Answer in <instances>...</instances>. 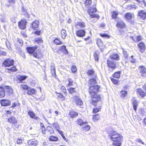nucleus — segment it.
Listing matches in <instances>:
<instances>
[{"instance_id": "54", "label": "nucleus", "mask_w": 146, "mask_h": 146, "mask_svg": "<svg viewBox=\"0 0 146 146\" xmlns=\"http://www.w3.org/2000/svg\"><path fill=\"white\" fill-rule=\"evenodd\" d=\"M97 43L98 46H100L102 45L103 42L100 39H98L97 40Z\"/></svg>"}, {"instance_id": "25", "label": "nucleus", "mask_w": 146, "mask_h": 146, "mask_svg": "<svg viewBox=\"0 0 146 146\" xmlns=\"http://www.w3.org/2000/svg\"><path fill=\"white\" fill-rule=\"evenodd\" d=\"M5 89L2 87H0V97L2 98L5 96Z\"/></svg>"}, {"instance_id": "47", "label": "nucleus", "mask_w": 146, "mask_h": 146, "mask_svg": "<svg viewBox=\"0 0 146 146\" xmlns=\"http://www.w3.org/2000/svg\"><path fill=\"white\" fill-rule=\"evenodd\" d=\"M113 77L115 78H118L120 77V73L119 72H117L115 73Z\"/></svg>"}, {"instance_id": "53", "label": "nucleus", "mask_w": 146, "mask_h": 146, "mask_svg": "<svg viewBox=\"0 0 146 146\" xmlns=\"http://www.w3.org/2000/svg\"><path fill=\"white\" fill-rule=\"evenodd\" d=\"M41 129L42 132L43 134H45V127L44 126L43 124H41Z\"/></svg>"}, {"instance_id": "59", "label": "nucleus", "mask_w": 146, "mask_h": 146, "mask_svg": "<svg viewBox=\"0 0 146 146\" xmlns=\"http://www.w3.org/2000/svg\"><path fill=\"white\" fill-rule=\"evenodd\" d=\"M20 105V104L19 103L17 102V103H13L12 106V107L14 108L15 107L17 106H19Z\"/></svg>"}, {"instance_id": "41", "label": "nucleus", "mask_w": 146, "mask_h": 146, "mask_svg": "<svg viewBox=\"0 0 146 146\" xmlns=\"http://www.w3.org/2000/svg\"><path fill=\"white\" fill-rule=\"evenodd\" d=\"M46 130V131H48L50 134H52L54 132V131L52 128L50 126H48L47 127Z\"/></svg>"}, {"instance_id": "50", "label": "nucleus", "mask_w": 146, "mask_h": 146, "mask_svg": "<svg viewBox=\"0 0 146 146\" xmlns=\"http://www.w3.org/2000/svg\"><path fill=\"white\" fill-rule=\"evenodd\" d=\"M94 59L95 60V61H98V54L96 52H95L94 53Z\"/></svg>"}, {"instance_id": "26", "label": "nucleus", "mask_w": 146, "mask_h": 146, "mask_svg": "<svg viewBox=\"0 0 146 146\" xmlns=\"http://www.w3.org/2000/svg\"><path fill=\"white\" fill-rule=\"evenodd\" d=\"M28 115L32 118L36 119L38 117L36 116L35 113L32 111H29L28 112Z\"/></svg>"}, {"instance_id": "1", "label": "nucleus", "mask_w": 146, "mask_h": 146, "mask_svg": "<svg viewBox=\"0 0 146 146\" xmlns=\"http://www.w3.org/2000/svg\"><path fill=\"white\" fill-rule=\"evenodd\" d=\"M110 139L114 141L112 145L116 146H120L121 141L123 139L122 136L120 134L114 131H112L109 135Z\"/></svg>"}, {"instance_id": "62", "label": "nucleus", "mask_w": 146, "mask_h": 146, "mask_svg": "<svg viewBox=\"0 0 146 146\" xmlns=\"http://www.w3.org/2000/svg\"><path fill=\"white\" fill-rule=\"evenodd\" d=\"M100 35L102 37H107L108 38H109L110 37V36L106 34H102V33H100Z\"/></svg>"}, {"instance_id": "63", "label": "nucleus", "mask_w": 146, "mask_h": 146, "mask_svg": "<svg viewBox=\"0 0 146 146\" xmlns=\"http://www.w3.org/2000/svg\"><path fill=\"white\" fill-rule=\"evenodd\" d=\"M22 140L21 138H18L17 139L16 143L17 144H19L22 143Z\"/></svg>"}, {"instance_id": "24", "label": "nucleus", "mask_w": 146, "mask_h": 146, "mask_svg": "<svg viewBox=\"0 0 146 146\" xmlns=\"http://www.w3.org/2000/svg\"><path fill=\"white\" fill-rule=\"evenodd\" d=\"M132 104H133V109L136 111L137 109L138 103L135 98H133L132 99Z\"/></svg>"}, {"instance_id": "2", "label": "nucleus", "mask_w": 146, "mask_h": 146, "mask_svg": "<svg viewBox=\"0 0 146 146\" xmlns=\"http://www.w3.org/2000/svg\"><path fill=\"white\" fill-rule=\"evenodd\" d=\"M97 11L96 8L95 7H90L89 8L88 10V12L90 17L92 18H99V16L96 14H93V13L96 12Z\"/></svg>"}, {"instance_id": "48", "label": "nucleus", "mask_w": 146, "mask_h": 146, "mask_svg": "<svg viewBox=\"0 0 146 146\" xmlns=\"http://www.w3.org/2000/svg\"><path fill=\"white\" fill-rule=\"evenodd\" d=\"M92 3L91 0H86L85 3L86 6H89Z\"/></svg>"}, {"instance_id": "22", "label": "nucleus", "mask_w": 146, "mask_h": 146, "mask_svg": "<svg viewBox=\"0 0 146 146\" xmlns=\"http://www.w3.org/2000/svg\"><path fill=\"white\" fill-rule=\"evenodd\" d=\"M8 121L9 122L12 124H15L17 122V119L13 117H12L8 119Z\"/></svg>"}, {"instance_id": "9", "label": "nucleus", "mask_w": 146, "mask_h": 146, "mask_svg": "<svg viewBox=\"0 0 146 146\" xmlns=\"http://www.w3.org/2000/svg\"><path fill=\"white\" fill-rule=\"evenodd\" d=\"M74 99L77 105L81 106L83 104V102L82 101L78 96H74Z\"/></svg>"}, {"instance_id": "4", "label": "nucleus", "mask_w": 146, "mask_h": 146, "mask_svg": "<svg viewBox=\"0 0 146 146\" xmlns=\"http://www.w3.org/2000/svg\"><path fill=\"white\" fill-rule=\"evenodd\" d=\"M138 70L141 76L143 77L146 76V68L144 66H140Z\"/></svg>"}, {"instance_id": "14", "label": "nucleus", "mask_w": 146, "mask_h": 146, "mask_svg": "<svg viewBox=\"0 0 146 146\" xmlns=\"http://www.w3.org/2000/svg\"><path fill=\"white\" fill-rule=\"evenodd\" d=\"M5 90L7 94L9 95L12 94L13 92V89L10 87L9 86L5 87Z\"/></svg>"}, {"instance_id": "56", "label": "nucleus", "mask_w": 146, "mask_h": 146, "mask_svg": "<svg viewBox=\"0 0 146 146\" xmlns=\"http://www.w3.org/2000/svg\"><path fill=\"white\" fill-rule=\"evenodd\" d=\"M69 83L68 84V86L72 85L73 84V81L72 79L69 78L68 79Z\"/></svg>"}, {"instance_id": "23", "label": "nucleus", "mask_w": 146, "mask_h": 146, "mask_svg": "<svg viewBox=\"0 0 146 146\" xmlns=\"http://www.w3.org/2000/svg\"><path fill=\"white\" fill-rule=\"evenodd\" d=\"M76 28L77 29H79L80 27L83 28L85 27L84 23L83 22H78L75 25Z\"/></svg>"}, {"instance_id": "45", "label": "nucleus", "mask_w": 146, "mask_h": 146, "mask_svg": "<svg viewBox=\"0 0 146 146\" xmlns=\"http://www.w3.org/2000/svg\"><path fill=\"white\" fill-rule=\"evenodd\" d=\"M7 69L9 71V72H15L17 70V69L16 68L15 66H13L12 68H8Z\"/></svg>"}, {"instance_id": "8", "label": "nucleus", "mask_w": 146, "mask_h": 146, "mask_svg": "<svg viewBox=\"0 0 146 146\" xmlns=\"http://www.w3.org/2000/svg\"><path fill=\"white\" fill-rule=\"evenodd\" d=\"M138 18L145 20L146 19V13L143 10H141L139 12Z\"/></svg>"}, {"instance_id": "51", "label": "nucleus", "mask_w": 146, "mask_h": 146, "mask_svg": "<svg viewBox=\"0 0 146 146\" xmlns=\"http://www.w3.org/2000/svg\"><path fill=\"white\" fill-rule=\"evenodd\" d=\"M6 44L8 49L10 50H12V48L10 46V44L8 41H6Z\"/></svg>"}, {"instance_id": "57", "label": "nucleus", "mask_w": 146, "mask_h": 146, "mask_svg": "<svg viewBox=\"0 0 146 146\" xmlns=\"http://www.w3.org/2000/svg\"><path fill=\"white\" fill-rule=\"evenodd\" d=\"M57 96L59 98H60L62 99V100H65V98L64 96L62 94L59 93H57Z\"/></svg>"}, {"instance_id": "52", "label": "nucleus", "mask_w": 146, "mask_h": 146, "mask_svg": "<svg viewBox=\"0 0 146 146\" xmlns=\"http://www.w3.org/2000/svg\"><path fill=\"white\" fill-rule=\"evenodd\" d=\"M35 41L38 43H41L42 42V40L41 38H36L35 39Z\"/></svg>"}, {"instance_id": "36", "label": "nucleus", "mask_w": 146, "mask_h": 146, "mask_svg": "<svg viewBox=\"0 0 146 146\" xmlns=\"http://www.w3.org/2000/svg\"><path fill=\"white\" fill-rule=\"evenodd\" d=\"M85 123L86 122H83L80 119H78L77 121V123L80 126H82L84 125Z\"/></svg>"}, {"instance_id": "6", "label": "nucleus", "mask_w": 146, "mask_h": 146, "mask_svg": "<svg viewBox=\"0 0 146 146\" xmlns=\"http://www.w3.org/2000/svg\"><path fill=\"white\" fill-rule=\"evenodd\" d=\"M92 100L94 102H96L100 100V96L97 94H91Z\"/></svg>"}, {"instance_id": "40", "label": "nucleus", "mask_w": 146, "mask_h": 146, "mask_svg": "<svg viewBox=\"0 0 146 146\" xmlns=\"http://www.w3.org/2000/svg\"><path fill=\"white\" fill-rule=\"evenodd\" d=\"M112 18L114 19H116L117 18V16L118 15L117 12L115 11H113L112 12Z\"/></svg>"}, {"instance_id": "46", "label": "nucleus", "mask_w": 146, "mask_h": 146, "mask_svg": "<svg viewBox=\"0 0 146 146\" xmlns=\"http://www.w3.org/2000/svg\"><path fill=\"white\" fill-rule=\"evenodd\" d=\"M33 56L34 57H36V58H39L41 57V53L40 52H39L38 54V55H37V51L36 52H35V53H34L33 54Z\"/></svg>"}, {"instance_id": "44", "label": "nucleus", "mask_w": 146, "mask_h": 146, "mask_svg": "<svg viewBox=\"0 0 146 146\" xmlns=\"http://www.w3.org/2000/svg\"><path fill=\"white\" fill-rule=\"evenodd\" d=\"M87 73L88 75H92L94 76V71L93 70H89L87 72Z\"/></svg>"}, {"instance_id": "11", "label": "nucleus", "mask_w": 146, "mask_h": 146, "mask_svg": "<svg viewBox=\"0 0 146 146\" xmlns=\"http://www.w3.org/2000/svg\"><path fill=\"white\" fill-rule=\"evenodd\" d=\"M0 103L2 106H7L10 105L11 102L8 100H3L1 101Z\"/></svg>"}, {"instance_id": "20", "label": "nucleus", "mask_w": 146, "mask_h": 146, "mask_svg": "<svg viewBox=\"0 0 146 146\" xmlns=\"http://www.w3.org/2000/svg\"><path fill=\"white\" fill-rule=\"evenodd\" d=\"M137 95L140 96L142 98L145 95V93L141 89H137Z\"/></svg>"}, {"instance_id": "27", "label": "nucleus", "mask_w": 146, "mask_h": 146, "mask_svg": "<svg viewBox=\"0 0 146 146\" xmlns=\"http://www.w3.org/2000/svg\"><path fill=\"white\" fill-rule=\"evenodd\" d=\"M85 123L84 125L82 126V128L85 131H87L89 130L90 129V126L89 125L86 124Z\"/></svg>"}, {"instance_id": "38", "label": "nucleus", "mask_w": 146, "mask_h": 146, "mask_svg": "<svg viewBox=\"0 0 146 146\" xmlns=\"http://www.w3.org/2000/svg\"><path fill=\"white\" fill-rule=\"evenodd\" d=\"M49 140L52 141H56L58 140V138L56 137L51 136L50 137Z\"/></svg>"}, {"instance_id": "34", "label": "nucleus", "mask_w": 146, "mask_h": 146, "mask_svg": "<svg viewBox=\"0 0 146 146\" xmlns=\"http://www.w3.org/2000/svg\"><path fill=\"white\" fill-rule=\"evenodd\" d=\"M110 58L113 59L118 60L119 59V56L117 54H114L111 55Z\"/></svg>"}, {"instance_id": "5", "label": "nucleus", "mask_w": 146, "mask_h": 146, "mask_svg": "<svg viewBox=\"0 0 146 146\" xmlns=\"http://www.w3.org/2000/svg\"><path fill=\"white\" fill-rule=\"evenodd\" d=\"M14 61L13 60L8 59L5 60L3 63V64L5 66L9 67L13 64Z\"/></svg>"}, {"instance_id": "13", "label": "nucleus", "mask_w": 146, "mask_h": 146, "mask_svg": "<svg viewBox=\"0 0 146 146\" xmlns=\"http://www.w3.org/2000/svg\"><path fill=\"white\" fill-rule=\"evenodd\" d=\"M96 75H94V76L92 78H91L89 82V83L90 84V86H94V85L96 86Z\"/></svg>"}, {"instance_id": "30", "label": "nucleus", "mask_w": 146, "mask_h": 146, "mask_svg": "<svg viewBox=\"0 0 146 146\" xmlns=\"http://www.w3.org/2000/svg\"><path fill=\"white\" fill-rule=\"evenodd\" d=\"M130 38L133 40V41L135 42H137L138 41H139L141 40V37L140 36H137L135 38L133 36H131Z\"/></svg>"}, {"instance_id": "29", "label": "nucleus", "mask_w": 146, "mask_h": 146, "mask_svg": "<svg viewBox=\"0 0 146 146\" xmlns=\"http://www.w3.org/2000/svg\"><path fill=\"white\" fill-rule=\"evenodd\" d=\"M59 49L61 50L62 52L65 54H68V51L66 48V47L65 46H60L59 48Z\"/></svg>"}, {"instance_id": "39", "label": "nucleus", "mask_w": 146, "mask_h": 146, "mask_svg": "<svg viewBox=\"0 0 146 146\" xmlns=\"http://www.w3.org/2000/svg\"><path fill=\"white\" fill-rule=\"evenodd\" d=\"M125 17L127 19L129 20L132 18V15L130 13H127L125 15Z\"/></svg>"}, {"instance_id": "12", "label": "nucleus", "mask_w": 146, "mask_h": 146, "mask_svg": "<svg viewBox=\"0 0 146 146\" xmlns=\"http://www.w3.org/2000/svg\"><path fill=\"white\" fill-rule=\"evenodd\" d=\"M86 32L84 30H81L77 31L76 34L77 35L80 37H83L85 35Z\"/></svg>"}, {"instance_id": "55", "label": "nucleus", "mask_w": 146, "mask_h": 146, "mask_svg": "<svg viewBox=\"0 0 146 146\" xmlns=\"http://www.w3.org/2000/svg\"><path fill=\"white\" fill-rule=\"evenodd\" d=\"M21 87L23 90H27L29 88V87L27 86L24 84L21 85Z\"/></svg>"}, {"instance_id": "28", "label": "nucleus", "mask_w": 146, "mask_h": 146, "mask_svg": "<svg viewBox=\"0 0 146 146\" xmlns=\"http://www.w3.org/2000/svg\"><path fill=\"white\" fill-rule=\"evenodd\" d=\"M36 93V90L33 88L29 89L27 92V94L29 95H32L33 94H35Z\"/></svg>"}, {"instance_id": "33", "label": "nucleus", "mask_w": 146, "mask_h": 146, "mask_svg": "<svg viewBox=\"0 0 146 146\" xmlns=\"http://www.w3.org/2000/svg\"><path fill=\"white\" fill-rule=\"evenodd\" d=\"M108 64L109 67L112 68H115V64L113 62L108 61Z\"/></svg>"}, {"instance_id": "58", "label": "nucleus", "mask_w": 146, "mask_h": 146, "mask_svg": "<svg viewBox=\"0 0 146 146\" xmlns=\"http://www.w3.org/2000/svg\"><path fill=\"white\" fill-rule=\"evenodd\" d=\"M54 43L57 44H60L62 43V42L58 39H56L54 40Z\"/></svg>"}, {"instance_id": "60", "label": "nucleus", "mask_w": 146, "mask_h": 146, "mask_svg": "<svg viewBox=\"0 0 146 146\" xmlns=\"http://www.w3.org/2000/svg\"><path fill=\"white\" fill-rule=\"evenodd\" d=\"M71 70L73 72H75L77 70L76 67L75 66H72V67Z\"/></svg>"}, {"instance_id": "61", "label": "nucleus", "mask_w": 146, "mask_h": 146, "mask_svg": "<svg viewBox=\"0 0 146 146\" xmlns=\"http://www.w3.org/2000/svg\"><path fill=\"white\" fill-rule=\"evenodd\" d=\"M111 80L112 82L115 84H117L118 83V81L115 79L111 78Z\"/></svg>"}, {"instance_id": "64", "label": "nucleus", "mask_w": 146, "mask_h": 146, "mask_svg": "<svg viewBox=\"0 0 146 146\" xmlns=\"http://www.w3.org/2000/svg\"><path fill=\"white\" fill-rule=\"evenodd\" d=\"M101 109V108L100 107L99 108H95L94 109H93V113H96V112H98Z\"/></svg>"}, {"instance_id": "16", "label": "nucleus", "mask_w": 146, "mask_h": 146, "mask_svg": "<svg viewBox=\"0 0 146 146\" xmlns=\"http://www.w3.org/2000/svg\"><path fill=\"white\" fill-rule=\"evenodd\" d=\"M116 26L120 28H123L125 27V26L123 21H121L117 22Z\"/></svg>"}, {"instance_id": "18", "label": "nucleus", "mask_w": 146, "mask_h": 146, "mask_svg": "<svg viewBox=\"0 0 146 146\" xmlns=\"http://www.w3.org/2000/svg\"><path fill=\"white\" fill-rule=\"evenodd\" d=\"M37 48V47L36 46H35L34 47H27V49L28 52L30 54H31L33 53Z\"/></svg>"}, {"instance_id": "17", "label": "nucleus", "mask_w": 146, "mask_h": 146, "mask_svg": "<svg viewBox=\"0 0 146 146\" xmlns=\"http://www.w3.org/2000/svg\"><path fill=\"white\" fill-rule=\"evenodd\" d=\"M138 46L140 51L142 52H144L145 49L144 44L143 42H140L138 44Z\"/></svg>"}, {"instance_id": "35", "label": "nucleus", "mask_w": 146, "mask_h": 146, "mask_svg": "<svg viewBox=\"0 0 146 146\" xmlns=\"http://www.w3.org/2000/svg\"><path fill=\"white\" fill-rule=\"evenodd\" d=\"M61 36L62 38L63 39H64L67 36V34L66 31L62 29L61 31Z\"/></svg>"}, {"instance_id": "37", "label": "nucleus", "mask_w": 146, "mask_h": 146, "mask_svg": "<svg viewBox=\"0 0 146 146\" xmlns=\"http://www.w3.org/2000/svg\"><path fill=\"white\" fill-rule=\"evenodd\" d=\"M100 115L99 114H97L93 115V120L94 121H98V119H100Z\"/></svg>"}, {"instance_id": "43", "label": "nucleus", "mask_w": 146, "mask_h": 146, "mask_svg": "<svg viewBox=\"0 0 146 146\" xmlns=\"http://www.w3.org/2000/svg\"><path fill=\"white\" fill-rule=\"evenodd\" d=\"M69 92L70 94H72L76 92V90L75 88H70L68 89Z\"/></svg>"}, {"instance_id": "42", "label": "nucleus", "mask_w": 146, "mask_h": 146, "mask_svg": "<svg viewBox=\"0 0 146 146\" xmlns=\"http://www.w3.org/2000/svg\"><path fill=\"white\" fill-rule=\"evenodd\" d=\"M52 127L58 130L59 129V125L56 122H54L52 124Z\"/></svg>"}, {"instance_id": "31", "label": "nucleus", "mask_w": 146, "mask_h": 146, "mask_svg": "<svg viewBox=\"0 0 146 146\" xmlns=\"http://www.w3.org/2000/svg\"><path fill=\"white\" fill-rule=\"evenodd\" d=\"M69 115L70 117L74 118L78 115V113L75 111H71L70 112Z\"/></svg>"}, {"instance_id": "15", "label": "nucleus", "mask_w": 146, "mask_h": 146, "mask_svg": "<svg viewBox=\"0 0 146 146\" xmlns=\"http://www.w3.org/2000/svg\"><path fill=\"white\" fill-rule=\"evenodd\" d=\"M17 79L19 80L20 83L22 82V81L26 79L28 77L26 76L18 75L17 76Z\"/></svg>"}, {"instance_id": "21", "label": "nucleus", "mask_w": 146, "mask_h": 146, "mask_svg": "<svg viewBox=\"0 0 146 146\" xmlns=\"http://www.w3.org/2000/svg\"><path fill=\"white\" fill-rule=\"evenodd\" d=\"M39 22L38 21H35L33 22L32 24V28L34 29H36L38 27V24Z\"/></svg>"}, {"instance_id": "3", "label": "nucleus", "mask_w": 146, "mask_h": 146, "mask_svg": "<svg viewBox=\"0 0 146 146\" xmlns=\"http://www.w3.org/2000/svg\"><path fill=\"white\" fill-rule=\"evenodd\" d=\"M99 87L98 85L95 86H90V88L89 89V92L90 94H97L98 92Z\"/></svg>"}, {"instance_id": "7", "label": "nucleus", "mask_w": 146, "mask_h": 146, "mask_svg": "<svg viewBox=\"0 0 146 146\" xmlns=\"http://www.w3.org/2000/svg\"><path fill=\"white\" fill-rule=\"evenodd\" d=\"M26 21L25 19H22L19 23V27L21 29H24L26 27Z\"/></svg>"}, {"instance_id": "32", "label": "nucleus", "mask_w": 146, "mask_h": 146, "mask_svg": "<svg viewBox=\"0 0 146 146\" xmlns=\"http://www.w3.org/2000/svg\"><path fill=\"white\" fill-rule=\"evenodd\" d=\"M121 97L122 98H125L127 95V92L125 90H122L120 92Z\"/></svg>"}, {"instance_id": "49", "label": "nucleus", "mask_w": 146, "mask_h": 146, "mask_svg": "<svg viewBox=\"0 0 146 146\" xmlns=\"http://www.w3.org/2000/svg\"><path fill=\"white\" fill-rule=\"evenodd\" d=\"M17 44L19 45V47H21L23 45V41L21 39H18L17 40Z\"/></svg>"}, {"instance_id": "10", "label": "nucleus", "mask_w": 146, "mask_h": 146, "mask_svg": "<svg viewBox=\"0 0 146 146\" xmlns=\"http://www.w3.org/2000/svg\"><path fill=\"white\" fill-rule=\"evenodd\" d=\"M27 143L30 146H37L38 144V142L34 139L28 140Z\"/></svg>"}, {"instance_id": "19", "label": "nucleus", "mask_w": 146, "mask_h": 146, "mask_svg": "<svg viewBox=\"0 0 146 146\" xmlns=\"http://www.w3.org/2000/svg\"><path fill=\"white\" fill-rule=\"evenodd\" d=\"M51 71L52 76L54 77L56 76L55 73V66L54 64L51 65Z\"/></svg>"}]
</instances>
